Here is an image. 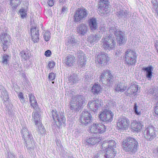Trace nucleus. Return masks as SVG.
I'll list each match as a JSON object with an SVG mask.
<instances>
[{"mask_svg": "<svg viewBox=\"0 0 158 158\" xmlns=\"http://www.w3.org/2000/svg\"><path fill=\"white\" fill-rule=\"evenodd\" d=\"M133 109L134 111L135 114L137 115H140L141 114V112L139 111V109L138 108L136 103L134 104V107Z\"/></svg>", "mask_w": 158, "mask_h": 158, "instance_id": "obj_44", "label": "nucleus"}, {"mask_svg": "<svg viewBox=\"0 0 158 158\" xmlns=\"http://www.w3.org/2000/svg\"><path fill=\"white\" fill-rule=\"evenodd\" d=\"M27 11L24 9H21L19 11V13L22 18L23 19L26 17L27 15Z\"/></svg>", "mask_w": 158, "mask_h": 158, "instance_id": "obj_45", "label": "nucleus"}, {"mask_svg": "<svg viewBox=\"0 0 158 158\" xmlns=\"http://www.w3.org/2000/svg\"><path fill=\"white\" fill-rule=\"evenodd\" d=\"M55 64V63L53 61H49L48 64L49 69H51V68L54 67Z\"/></svg>", "mask_w": 158, "mask_h": 158, "instance_id": "obj_54", "label": "nucleus"}, {"mask_svg": "<svg viewBox=\"0 0 158 158\" xmlns=\"http://www.w3.org/2000/svg\"><path fill=\"white\" fill-rule=\"evenodd\" d=\"M32 40L34 43H38L40 40V33L38 28L33 27L31 29Z\"/></svg>", "mask_w": 158, "mask_h": 158, "instance_id": "obj_17", "label": "nucleus"}, {"mask_svg": "<svg viewBox=\"0 0 158 158\" xmlns=\"http://www.w3.org/2000/svg\"><path fill=\"white\" fill-rule=\"evenodd\" d=\"M109 31L110 35L104 37L102 40V47L104 50L110 51L114 48L116 43L112 38L113 34L115 36L117 43L119 45L125 43L126 40L123 32L117 29L115 27H111Z\"/></svg>", "mask_w": 158, "mask_h": 158, "instance_id": "obj_1", "label": "nucleus"}, {"mask_svg": "<svg viewBox=\"0 0 158 158\" xmlns=\"http://www.w3.org/2000/svg\"><path fill=\"white\" fill-rule=\"evenodd\" d=\"M99 142V139L96 137L87 138L84 140L86 145H94Z\"/></svg>", "mask_w": 158, "mask_h": 158, "instance_id": "obj_24", "label": "nucleus"}, {"mask_svg": "<svg viewBox=\"0 0 158 158\" xmlns=\"http://www.w3.org/2000/svg\"><path fill=\"white\" fill-rule=\"evenodd\" d=\"M70 78V84L71 85L76 83L79 81L78 78L76 76H71Z\"/></svg>", "mask_w": 158, "mask_h": 158, "instance_id": "obj_42", "label": "nucleus"}, {"mask_svg": "<svg viewBox=\"0 0 158 158\" xmlns=\"http://www.w3.org/2000/svg\"><path fill=\"white\" fill-rule=\"evenodd\" d=\"M89 24L90 30L93 31L96 30L98 28L97 20L95 18H90L89 20Z\"/></svg>", "mask_w": 158, "mask_h": 158, "instance_id": "obj_23", "label": "nucleus"}, {"mask_svg": "<svg viewBox=\"0 0 158 158\" xmlns=\"http://www.w3.org/2000/svg\"><path fill=\"white\" fill-rule=\"evenodd\" d=\"M154 108L155 114L158 115V102L156 103Z\"/></svg>", "mask_w": 158, "mask_h": 158, "instance_id": "obj_56", "label": "nucleus"}, {"mask_svg": "<svg viewBox=\"0 0 158 158\" xmlns=\"http://www.w3.org/2000/svg\"><path fill=\"white\" fill-rule=\"evenodd\" d=\"M138 85L135 84L131 85L127 90L126 95L128 96L135 94L138 91Z\"/></svg>", "mask_w": 158, "mask_h": 158, "instance_id": "obj_25", "label": "nucleus"}, {"mask_svg": "<svg viewBox=\"0 0 158 158\" xmlns=\"http://www.w3.org/2000/svg\"><path fill=\"white\" fill-rule=\"evenodd\" d=\"M108 58L106 53H101L97 56L95 61L96 63L100 64L101 66H103L107 64L109 60Z\"/></svg>", "mask_w": 158, "mask_h": 158, "instance_id": "obj_15", "label": "nucleus"}, {"mask_svg": "<svg viewBox=\"0 0 158 158\" xmlns=\"http://www.w3.org/2000/svg\"><path fill=\"white\" fill-rule=\"evenodd\" d=\"M64 87L65 88V96L66 98H69V91L68 89V87H67L66 85L65 84L64 85Z\"/></svg>", "mask_w": 158, "mask_h": 158, "instance_id": "obj_51", "label": "nucleus"}, {"mask_svg": "<svg viewBox=\"0 0 158 158\" xmlns=\"http://www.w3.org/2000/svg\"><path fill=\"white\" fill-rule=\"evenodd\" d=\"M59 114H57V116L56 118L57 122H56V124L57 127H60L62 124H64L65 122V118L62 112L59 113Z\"/></svg>", "mask_w": 158, "mask_h": 158, "instance_id": "obj_26", "label": "nucleus"}, {"mask_svg": "<svg viewBox=\"0 0 158 158\" xmlns=\"http://www.w3.org/2000/svg\"><path fill=\"white\" fill-rule=\"evenodd\" d=\"M18 98L20 99L21 102L22 103H24L25 101V100L24 98V97L23 96V94L22 92H20L19 93V94L18 95Z\"/></svg>", "mask_w": 158, "mask_h": 158, "instance_id": "obj_46", "label": "nucleus"}, {"mask_svg": "<svg viewBox=\"0 0 158 158\" xmlns=\"http://www.w3.org/2000/svg\"><path fill=\"white\" fill-rule=\"evenodd\" d=\"M67 31V33H65L66 34V36L65 37V45L66 47H65V48H66V50H68L69 48V33L68 32V31Z\"/></svg>", "mask_w": 158, "mask_h": 158, "instance_id": "obj_43", "label": "nucleus"}, {"mask_svg": "<svg viewBox=\"0 0 158 158\" xmlns=\"http://www.w3.org/2000/svg\"><path fill=\"white\" fill-rule=\"evenodd\" d=\"M102 147L103 150H104V149L105 148V150H107L108 149V142H104L102 144Z\"/></svg>", "mask_w": 158, "mask_h": 158, "instance_id": "obj_50", "label": "nucleus"}, {"mask_svg": "<svg viewBox=\"0 0 158 158\" xmlns=\"http://www.w3.org/2000/svg\"><path fill=\"white\" fill-rule=\"evenodd\" d=\"M0 89L1 91V97L4 100V103L6 104L9 98L8 94L5 89L2 86H0Z\"/></svg>", "mask_w": 158, "mask_h": 158, "instance_id": "obj_22", "label": "nucleus"}, {"mask_svg": "<svg viewBox=\"0 0 158 158\" xmlns=\"http://www.w3.org/2000/svg\"><path fill=\"white\" fill-rule=\"evenodd\" d=\"M51 34L49 31H45L43 36L44 40L47 42L51 38Z\"/></svg>", "mask_w": 158, "mask_h": 158, "instance_id": "obj_40", "label": "nucleus"}, {"mask_svg": "<svg viewBox=\"0 0 158 158\" xmlns=\"http://www.w3.org/2000/svg\"><path fill=\"white\" fill-rule=\"evenodd\" d=\"M131 129L135 131H139L142 129V125L139 122L134 121L131 123Z\"/></svg>", "mask_w": 158, "mask_h": 158, "instance_id": "obj_27", "label": "nucleus"}, {"mask_svg": "<svg viewBox=\"0 0 158 158\" xmlns=\"http://www.w3.org/2000/svg\"><path fill=\"white\" fill-rule=\"evenodd\" d=\"M67 8H66L65 7H64L62 9L61 12L62 13L66 11Z\"/></svg>", "mask_w": 158, "mask_h": 158, "instance_id": "obj_63", "label": "nucleus"}, {"mask_svg": "<svg viewBox=\"0 0 158 158\" xmlns=\"http://www.w3.org/2000/svg\"><path fill=\"white\" fill-rule=\"evenodd\" d=\"M11 58V56L7 54H4L2 57V63L5 64H7Z\"/></svg>", "mask_w": 158, "mask_h": 158, "instance_id": "obj_38", "label": "nucleus"}, {"mask_svg": "<svg viewBox=\"0 0 158 158\" xmlns=\"http://www.w3.org/2000/svg\"><path fill=\"white\" fill-rule=\"evenodd\" d=\"M6 110L7 111L8 114L9 115L11 114L12 112V110L11 107V106L9 105V106L7 105L6 106Z\"/></svg>", "mask_w": 158, "mask_h": 158, "instance_id": "obj_53", "label": "nucleus"}, {"mask_svg": "<svg viewBox=\"0 0 158 158\" xmlns=\"http://www.w3.org/2000/svg\"><path fill=\"white\" fill-rule=\"evenodd\" d=\"M116 152L114 151H105L102 150L98 151L95 154L94 158H114L115 156Z\"/></svg>", "mask_w": 158, "mask_h": 158, "instance_id": "obj_6", "label": "nucleus"}, {"mask_svg": "<svg viewBox=\"0 0 158 158\" xmlns=\"http://www.w3.org/2000/svg\"><path fill=\"white\" fill-rule=\"evenodd\" d=\"M38 126V132L39 134H44L45 132V130L44 128L42 125L40 124L39 123L37 125Z\"/></svg>", "mask_w": 158, "mask_h": 158, "instance_id": "obj_41", "label": "nucleus"}, {"mask_svg": "<svg viewBox=\"0 0 158 158\" xmlns=\"http://www.w3.org/2000/svg\"><path fill=\"white\" fill-rule=\"evenodd\" d=\"M100 85L98 84H95L92 87L91 91L94 94H98L101 90Z\"/></svg>", "mask_w": 158, "mask_h": 158, "instance_id": "obj_34", "label": "nucleus"}, {"mask_svg": "<svg viewBox=\"0 0 158 158\" xmlns=\"http://www.w3.org/2000/svg\"><path fill=\"white\" fill-rule=\"evenodd\" d=\"M25 146L29 153L33 154L35 152L34 148H35V142L33 140V138L25 141Z\"/></svg>", "mask_w": 158, "mask_h": 158, "instance_id": "obj_16", "label": "nucleus"}, {"mask_svg": "<svg viewBox=\"0 0 158 158\" xmlns=\"http://www.w3.org/2000/svg\"><path fill=\"white\" fill-rule=\"evenodd\" d=\"M88 30V27L86 25L81 23L77 27V31L80 35H84L87 33Z\"/></svg>", "mask_w": 158, "mask_h": 158, "instance_id": "obj_21", "label": "nucleus"}, {"mask_svg": "<svg viewBox=\"0 0 158 158\" xmlns=\"http://www.w3.org/2000/svg\"><path fill=\"white\" fill-rule=\"evenodd\" d=\"M79 44V42L77 41L74 38H72L70 40V48L73 51H75L77 48V46Z\"/></svg>", "mask_w": 158, "mask_h": 158, "instance_id": "obj_31", "label": "nucleus"}, {"mask_svg": "<svg viewBox=\"0 0 158 158\" xmlns=\"http://www.w3.org/2000/svg\"><path fill=\"white\" fill-rule=\"evenodd\" d=\"M102 100L98 98H93L88 102L87 106L94 112L101 106Z\"/></svg>", "mask_w": 158, "mask_h": 158, "instance_id": "obj_12", "label": "nucleus"}, {"mask_svg": "<svg viewBox=\"0 0 158 158\" xmlns=\"http://www.w3.org/2000/svg\"><path fill=\"white\" fill-rule=\"evenodd\" d=\"M126 89V87L125 86L122 84L120 83L117 85L116 87L115 88V90L118 92H123Z\"/></svg>", "mask_w": 158, "mask_h": 158, "instance_id": "obj_37", "label": "nucleus"}, {"mask_svg": "<svg viewBox=\"0 0 158 158\" xmlns=\"http://www.w3.org/2000/svg\"><path fill=\"white\" fill-rule=\"evenodd\" d=\"M55 77L56 75L55 73H50L49 75V79L51 81H52L55 79Z\"/></svg>", "mask_w": 158, "mask_h": 158, "instance_id": "obj_52", "label": "nucleus"}, {"mask_svg": "<svg viewBox=\"0 0 158 158\" xmlns=\"http://www.w3.org/2000/svg\"><path fill=\"white\" fill-rule=\"evenodd\" d=\"M79 66L80 68H83L86 64L84 60L81 59V60L78 61Z\"/></svg>", "mask_w": 158, "mask_h": 158, "instance_id": "obj_48", "label": "nucleus"}, {"mask_svg": "<svg viewBox=\"0 0 158 158\" xmlns=\"http://www.w3.org/2000/svg\"><path fill=\"white\" fill-rule=\"evenodd\" d=\"M32 117L34 120L35 125H37L40 123L39 121L40 119V115L37 112H34L32 113Z\"/></svg>", "mask_w": 158, "mask_h": 158, "instance_id": "obj_36", "label": "nucleus"}, {"mask_svg": "<svg viewBox=\"0 0 158 158\" xmlns=\"http://www.w3.org/2000/svg\"><path fill=\"white\" fill-rule=\"evenodd\" d=\"M129 124V121L127 118L122 117L118 119L117 126L119 129L125 130L128 129Z\"/></svg>", "mask_w": 158, "mask_h": 158, "instance_id": "obj_14", "label": "nucleus"}, {"mask_svg": "<svg viewBox=\"0 0 158 158\" xmlns=\"http://www.w3.org/2000/svg\"><path fill=\"white\" fill-rule=\"evenodd\" d=\"M74 94H75L74 92L71 94L70 92V97H71L72 100L70 109L73 111H78L85 105L86 102L82 95H76Z\"/></svg>", "mask_w": 158, "mask_h": 158, "instance_id": "obj_2", "label": "nucleus"}, {"mask_svg": "<svg viewBox=\"0 0 158 158\" xmlns=\"http://www.w3.org/2000/svg\"><path fill=\"white\" fill-rule=\"evenodd\" d=\"M56 144L59 147H61V145L59 141H56Z\"/></svg>", "mask_w": 158, "mask_h": 158, "instance_id": "obj_64", "label": "nucleus"}, {"mask_svg": "<svg viewBox=\"0 0 158 158\" xmlns=\"http://www.w3.org/2000/svg\"><path fill=\"white\" fill-rule=\"evenodd\" d=\"M109 5L108 0H100L98 7L99 12L103 15L108 14L110 11Z\"/></svg>", "mask_w": 158, "mask_h": 158, "instance_id": "obj_7", "label": "nucleus"}, {"mask_svg": "<svg viewBox=\"0 0 158 158\" xmlns=\"http://www.w3.org/2000/svg\"><path fill=\"white\" fill-rule=\"evenodd\" d=\"M143 69L146 72V77L148 78V80L151 79L152 72L153 69V67L152 66H150L145 68H143Z\"/></svg>", "mask_w": 158, "mask_h": 158, "instance_id": "obj_29", "label": "nucleus"}, {"mask_svg": "<svg viewBox=\"0 0 158 158\" xmlns=\"http://www.w3.org/2000/svg\"><path fill=\"white\" fill-rule=\"evenodd\" d=\"M62 63L64 66L67 67L69 66V55L65 56L63 58Z\"/></svg>", "mask_w": 158, "mask_h": 158, "instance_id": "obj_39", "label": "nucleus"}, {"mask_svg": "<svg viewBox=\"0 0 158 158\" xmlns=\"http://www.w3.org/2000/svg\"><path fill=\"white\" fill-rule=\"evenodd\" d=\"M88 11L84 8H78L74 15V21L79 22L87 16Z\"/></svg>", "mask_w": 158, "mask_h": 158, "instance_id": "obj_10", "label": "nucleus"}, {"mask_svg": "<svg viewBox=\"0 0 158 158\" xmlns=\"http://www.w3.org/2000/svg\"><path fill=\"white\" fill-rule=\"evenodd\" d=\"M51 54V52L50 50H47L45 53V55L46 56H50Z\"/></svg>", "mask_w": 158, "mask_h": 158, "instance_id": "obj_58", "label": "nucleus"}, {"mask_svg": "<svg viewBox=\"0 0 158 158\" xmlns=\"http://www.w3.org/2000/svg\"><path fill=\"white\" fill-rule=\"evenodd\" d=\"M3 28L4 27H2L0 28V40L2 44H5L10 41V40L9 36L6 33L4 32Z\"/></svg>", "mask_w": 158, "mask_h": 158, "instance_id": "obj_19", "label": "nucleus"}, {"mask_svg": "<svg viewBox=\"0 0 158 158\" xmlns=\"http://www.w3.org/2000/svg\"><path fill=\"white\" fill-rule=\"evenodd\" d=\"M2 49L4 51H6L8 47L7 45H6V44H2Z\"/></svg>", "mask_w": 158, "mask_h": 158, "instance_id": "obj_60", "label": "nucleus"}, {"mask_svg": "<svg viewBox=\"0 0 158 158\" xmlns=\"http://www.w3.org/2000/svg\"><path fill=\"white\" fill-rule=\"evenodd\" d=\"M117 15L119 18H121L124 20H127L131 15L128 11L122 9L118 11L117 12Z\"/></svg>", "mask_w": 158, "mask_h": 158, "instance_id": "obj_20", "label": "nucleus"}, {"mask_svg": "<svg viewBox=\"0 0 158 158\" xmlns=\"http://www.w3.org/2000/svg\"><path fill=\"white\" fill-rule=\"evenodd\" d=\"M100 30L102 32H104L106 30V28L103 26L101 27Z\"/></svg>", "mask_w": 158, "mask_h": 158, "instance_id": "obj_62", "label": "nucleus"}, {"mask_svg": "<svg viewBox=\"0 0 158 158\" xmlns=\"http://www.w3.org/2000/svg\"><path fill=\"white\" fill-rule=\"evenodd\" d=\"M155 46L158 53V40L156 41Z\"/></svg>", "mask_w": 158, "mask_h": 158, "instance_id": "obj_61", "label": "nucleus"}, {"mask_svg": "<svg viewBox=\"0 0 158 158\" xmlns=\"http://www.w3.org/2000/svg\"><path fill=\"white\" fill-rule=\"evenodd\" d=\"M125 53V63L129 66L135 65L137 57L135 52L131 50H127Z\"/></svg>", "mask_w": 158, "mask_h": 158, "instance_id": "obj_4", "label": "nucleus"}, {"mask_svg": "<svg viewBox=\"0 0 158 158\" xmlns=\"http://www.w3.org/2000/svg\"><path fill=\"white\" fill-rule=\"evenodd\" d=\"M145 138L148 140L151 141L156 136L154 127L149 126L145 129L144 131Z\"/></svg>", "mask_w": 158, "mask_h": 158, "instance_id": "obj_11", "label": "nucleus"}, {"mask_svg": "<svg viewBox=\"0 0 158 158\" xmlns=\"http://www.w3.org/2000/svg\"><path fill=\"white\" fill-rule=\"evenodd\" d=\"M52 115V118L55 121L56 120V118L57 116V114H57L56 113V110H52L51 111Z\"/></svg>", "mask_w": 158, "mask_h": 158, "instance_id": "obj_47", "label": "nucleus"}, {"mask_svg": "<svg viewBox=\"0 0 158 158\" xmlns=\"http://www.w3.org/2000/svg\"><path fill=\"white\" fill-rule=\"evenodd\" d=\"M149 93L151 94L152 97L155 99L158 100V88H154L151 89L149 91Z\"/></svg>", "mask_w": 158, "mask_h": 158, "instance_id": "obj_32", "label": "nucleus"}, {"mask_svg": "<svg viewBox=\"0 0 158 158\" xmlns=\"http://www.w3.org/2000/svg\"><path fill=\"white\" fill-rule=\"evenodd\" d=\"M10 4L11 6H13V7H12V9L14 10L17 8V7L18 5H20V4H15V3H10Z\"/></svg>", "mask_w": 158, "mask_h": 158, "instance_id": "obj_57", "label": "nucleus"}, {"mask_svg": "<svg viewBox=\"0 0 158 158\" xmlns=\"http://www.w3.org/2000/svg\"><path fill=\"white\" fill-rule=\"evenodd\" d=\"M113 76L109 70L104 71L100 76V81L104 84L110 85L113 82Z\"/></svg>", "mask_w": 158, "mask_h": 158, "instance_id": "obj_5", "label": "nucleus"}, {"mask_svg": "<svg viewBox=\"0 0 158 158\" xmlns=\"http://www.w3.org/2000/svg\"><path fill=\"white\" fill-rule=\"evenodd\" d=\"M19 55L20 56L22 61H25L29 57V52L26 51H22Z\"/></svg>", "mask_w": 158, "mask_h": 158, "instance_id": "obj_35", "label": "nucleus"}, {"mask_svg": "<svg viewBox=\"0 0 158 158\" xmlns=\"http://www.w3.org/2000/svg\"><path fill=\"white\" fill-rule=\"evenodd\" d=\"M139 143L135 138L127 137L123 140L122 147L123 150L130 153H134L137 150Z\"/></svg>", "mask_w": 158, "mask_h": 158, "instance_id": "obj_3", "label": "nucleus"}, {"mask_svg": "<svg viewBox=\"0 0 158 158\" xmlns=\"http://www.w3.org/2000/svg\"><path fill=\"white\" fill-rule=\"evenodd\" d=\"M92 121L91 114L88 111H83L80 118V122L83 125L87 126Z\"/></svg>", "mask_w": 158, "mask_h": 158, "instance_id": "obj_8", "label": "nucleus"}, {"mask_svg": "<svg viewBox=\"0 0 158 158\" xmlns=\"http://www.w3.org/2000/svg\"><path fill=\"white\" fill-rule=\"evenodd\" d=\"M29 97L31 106L34 109L37 108L38 104L36 101L35 98L33 94H29Z\"/></svg>", "mask_w": 158, "mask_h": 158, "instance_id": "obj_30", "label": "nucleus"}, {"mask_svg": "<svg viewBox=\"0 0 158 158\" xmlns=\"http://www.w3.org/2000/svg\"><path fill=\"white\" fill-rule=\"evenodd\" d=\"M70 66L73 65L75 61V58L73 56H70Z\"/></svg>", "mask_w": 158, "mask_h": 158, "instance_id": "obj_49", "label": "nucleus"}, {"mask_svg": "<svg viewBox=\"0 0 158 158\" xmlns=\"http://www.w3.org/2000/svg\"><path fill=\"white\" fill-rule=\"evenodd\" d=\"M55 2L54 0H48V4L49 6L52 7L54 5Z\"/></svg>", "mask_w": 158, "mask_h": 158, "instance_id": "obj_55", "label": "nucleus"}, {"mask_svg": "<svg viewBox=\"0 0 158 158\" xmlns=\"http://www.w3.org/2000/svg\"><path fill=\"white\" fill-rule=\"evenodd\" d=\"M105 126L101 123H93L90 128V132L95 134H102L106 131Z\"/></svg>", "mask_w": 158, "mask_h": 158, "instance_id": "obj_9", "label": "nucleus"}, {"mask_svg": "<svg viewBox=\"0 0 158 158\" xmlns=\"http://www.w3.org/2000/svg\"><path fill=\"white\" fill-rule=\"evenodd\" d=\"M10 3H15V4H20V0H10Z\"/></svg>", "mask_w": 158, "mask_h": 158, "instance_id": "obj_59", "label": "nucleus"}, {"mask_svg": "<svg viewBox=\"0 0 158 158\" xmlns=\"http://www.w3.org/2000/svg\"><path fill=\"white\" fill-rule=\"evenodd\" d=\"M21 136L23 139L25 141L29 139H33V137L31 133L28 130L27 127H23L20 132Z\"/></svg>", "mask_w": 158, "mask_h": 158, "instance_id": "obj_18", "label": "nucleus"}, {"mask_svg": "<svg viewBox=\"0 0 158 158\" xmlns=\"http://www.w3.org/2000/svg\"><path fill=\"white\" fill-rule=\"evenodd\" d=\"M101 37L97 35H90L88 36L87 41L91 44H94L99 40Z\"/></svg>", "mask_w": 158, "mask_h": 158, "instance_id": "obj_28", "label": "nucleus"}, {"mask_svg": "<svg viewBox=\"0 0 158 158\" xmlns=\"http://www.w3.org/2000/svg\"><path fill=\"white\" fill-rule=\"evenodd\" d=\"M113 114L112 112L107 109H104L99 115L101 120L103 122H110L113 119Z\"/></svg>", "mask_w": 158, "mask_h": 158, "instance_id": "obj_13", "label": "nucleus"}, {"mask_svg": "<svg viewBox=\"0 0 158 158\" xmlns=\"http://www.w3.org/2000/svg\"><path fill=\"white\" fill-rule=\"evenodd\" d=\"M108 142V149L107 151L109 150L110 151H114L116 152L115 155L116 154L117 152L114 149L116 148V143L113 140H109Z\"/></svg>", "mask_w": 158, "mask_h": 158, "instance_id": "obj_33", "label": "nucleus"}]
</instances>
